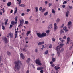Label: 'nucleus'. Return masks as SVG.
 Returning <instances> with one entry per match:
<instances>
[{
  "label": "nucleus",
  "instance_id": "nucleus-1",
  "mask_svg": "<svg viewBox=\"0 0 73 73\" xmlns=\"http://www.w3.org/2000/svg\"><path fill=\"white\" fill-rule=\"evenodd\" d=\"M15 64L14 67V70L16 71L17 70H20V64H19V61H18L15 62Z\"/></svg>",
  "mask_w": 73,
  "mask_h": 73
},
{
  "label": "nucleus",
  "instance_id": "nucleus-2",
  "mask_svg": "<svg viewBox=\"0 0 73 73\" xmlns=\"http://www.w3.org/2000/svg\"><path fill=\"white\" fill-rule=\"evenodd\" d=\"M36 63L37 65H40V66H41L42 65V64L41 62V61L40 60V59L39 58L37 59H36Z\"/></svg>",
  "mask_w": 73,
  "mask_h": 73
},
{
  "label": "nucleus",
  "instance_id": "nucleus-3",
  "mask_svg": "<svg viewBox=\"0 0 73 73\" xmlns=\"http://www.w3.org/2000/svg\"><path fill=\"white\" fill-rule=\"evenodd\" d=\"M58 28V27L57 26L56 23H55L54 26V31H56Z\"/></svg>",
  "mask_w": 73,
  "mask_h": 73
},
{
  "label": "nucleus",
  "instance_id": "nucleus-4",
  "mask_svg": "<svg viewBox=\"0 0 73 73\" xmlns=\"http://www.w3.org/2000/svg\"><path fill=\"white\" fill-rule=\"evenodd\" d=\"M71 24L72 22L71 21H69L67 25L69 29H70V27H72V25H71Z\"/></svg>",
  "mask_w": 73,
  "mask_h": 73
},
{
  "label": "nucleus",
  "instance_id": "nucleus-5",
  "mask_svg": "<svg viewBox=\"0 0 73 73\" xmlns=\"http://www.w3.org/2000/svg\"><path fill=\"white\" fill-rule=\"evenodd\" d=\"M20 24L19 25L18 27H19L20 26H22V25H21V24L24 23V20L22 19V20H20Z\"/></svg>",
  "mask_w": 73,
  "mask_h": 73
},
{
  "label": "nucleus",
  "instance_id": "nucleus-6",
  "mask_svg": "<svg viewBox=\"0 0 73 73\" xmlns=\"http://www.w3.org/2000/svg\"><path fill=\"white\" fill-rule=\"evenodd\" d=\"M37 35L38 37L39 38H42V35L40 33H37Z\"/></svg>",
  "mask_w": 73,
  "mask_h": 73
},
{
  "label": "nucleus",
  "instance_id": "nucleus-7",
  "mask_svg": "<svg viewBox=\"0 0 73 73\" xmlns=\"http://www.w3.org/2000/svg\"><path fill=\"white\" fill-rule=\"evenodd\" d=\"M30 62H31V58H29L27 60L26 62L27 63V64H29V63Z\"/></svg>",
  "mask_w": 73,
  "mask_h": 73
},
{
  "label": "nucleus",
  "instance_id": "nucleus-8",
  "mask_svg": "<svg viewBox=\"0 0 73 73\" xmlns=\"http://www.w3.org/2000/svg\"><path fill=\"white\" fill-rule=\"evenodd\" d=\"M9 35L10 38H12L13 36V33H9Z\"/></svg>",
  "mask_w": 73,
  "mask_h": 73
},
{
  "label": "nucleus",
  "instance_id": "nucleus-9",
  "mask_svg": "<svg viewBox=\"0 0 73 73\" xmlns=\"http://www.w3.org/2000/svg\"><path fill=\"white\" fill-rule=\"evenodd\" d=\"M44 44V42L42 41L39 42L38 43V45H42V44Z\"/></svg>",
  "mask_w": 73,
  "mask_h": 73
},
{
  "label": "nucleus",
  "instance_id": "nucleus-10",
  "mask_svg": "<svg viewBox=\"0 0 73 73\" xmlns=\"http://www.w3.org/2000/svg\"><path fill=\"white\" fill-rule=\"evenodd\" d=\"M3 40L5 41V43L6 44H7L8 43V40L6 37H5L3 38Z\"/></svg>",
  "mask_w": 73,
  "mask_h": 73
},
{
  "label": "nucleus",
  "instance_id": "nucleus-11",
  "mask_svg": "<svg viewBox=\"0 0 73 73\" xmlns=\"http://www.w3.org/2000/svg\"><path fill=\"white\" fill-rule=\"evenodd\" d=\"M46 36V33H43L42 34V37H45Z\"/></svg>",
  "mask_w": 73,
  "mask_h": 73
},
{
  "label": "nucleus",
  "instance_id": "nucleus-12",
  "mask_svg": "<svg viewBox=\"0 0 73 73\" xmlns=\"http://www.w3.org/2000/svg\"><path fill=\"white\" fill-rule=\"evenodd\" d=\"M58 47H59V46H58L56 48V50L57 52V54H60V52H59V51H58Z\"/></svg>",
  "mask_w": 73,
  "mask_h": 73
},
{
  "label": "nucleus",
  "instance_id": "nucleus-13",
  "mask_svg": "<svg viewBox=\"0 0 73 73\" xmlns=\"http://www.w3.org/2000/svg\"><path fill=\"white\" fill-rule=\"evenodd\" d=\"M20 56L21 58H22V59H24V58H25V57H24V56L22 53H21L20 54Z\"/></svg>",
  "mask_w": 73,
  "mask_h": 73
},
{
  "label": "nucleus",
  "instance_id": "nucleus-14",
  "mask_svg": "<svg viewBox=\"0 0 73 73\" xmlns=\"http://www.w3.org/2000/svg\"><path fill=\"white\" fill-rule=\"evenodd\" d=\"M63 45H64V44H60V47L58 48V50H60V48H61L62 47V46H63Z\"/></svg>",
  "mask_w": 73,
  "mask_h": 73
},
{
  "label": "nucleus",
  "instance_id": "nucleus-15",
  "mask_svg": "<svg viewBox=\"0 0 73 73\" xmlns=\"http://www.w3.org/2000/svg\"><path fill=\"white\" fill-rule=\"evenodd\" d=\"M70 41V38L69 37H68L67 38V42L68 44H69V41Z\"/></svg>",
  "mask_w": 73,
  "mask_h": 73
},
{
  "label": "nucleus",
  "instance_id": "nucleus-16",
  "mask_svg": "<svg viewBox=\"0 0 73 73\" xmlns=\"http://www.w3.org/2000/svg\"><path fill=\"white\" fill-rule=\"evenodd\" d=\"M12 5V3L11 2H9L7 4V5L8 7H9V6H11Z\"/></svg>",
  "mask_w": 73,
  "mask_h": 73
},
{
  "label": "nucleus",
  "instance_id": "nucleus-17",
  "mask_svg": "<svg viewBox=\"0 0 73 73\" xmlns=\"http://www.w3.org/2000/svg\"><path fill=\"white\" fill-rule=\"evenodd\" d=\"M63 29L65 31V32H68V29H67V27L65 26L64 28H63Z\"/></svg>",
  "mask_w": 73,
  "mask_h": 73
},
{
  "label": "nucleus",
  "instance_id": "nucleus-18",
  "mask_svg": "<svg viewBox=\"0 0 73 73\" xmlns=\"http://www.w3.org/2000/svg\"><path fill=\"white\" fill-rule=\"evenodd\" d=\"M54 68L55 70H58V69H60V67H57V66H56L54 67Z\"/></svg>",
  "mask_w": 73,
  "mask_h": 73
},
{
  "label": "nucleus",
  "instance_id": "nucleus-19",
  "mask_svg": "<svg viewBox=\"0 0 73 73\" xmlns=\"http://www.w3.org/2000/svg\"><path fill=\"white\" fill-rule=\"evenodd\" d=\"M15 10L14 11V14H15L16 13H17V8L16 7L15 8Z\"/></svg>",
  "mask_w": 73,
  "mask_h": 73
},
{
  "label": "nucleus",
  "instance_id": "nucleus-20",
  "mask_svg": "<svg viewBox=\"0 0 73 73\" xmlns=\"http://www.w3.org/2000/svg\"><path fill=\"white\" fill-rule=\"evenodd\" d=\"M69 14V11H67L66 12V17H68Z\"/></svg>",
  "mask_w": 73,
  "mask_h": 73
},
{
  "label": "nucleus",
  "instance_id": "nucleus-21",
  "mask_svg": "<svg viewBox=\"0 0 73 73\" xmlns=\"http://www.w3.org/2000/svg\"><path fill=\"white\" fill-rule=\"evenodd\" d=\"M11 24L12 25H15V22L14 21H12L11 22Z\"/></svg>",
  "mask_w": 73,
  "mask_h": 73
},
{
  "label": "nucleus",
  "instance_id": "nucleus-22",
  "mask_svg": "<svg viewBox=\"0 0 73 73\" xmlns=\"http://www.w3.org/2000/svg\"><path fill=\"white\" fill-rule=\"evenodd\" d=\"M49 52V50H47L45 52V54H46V55L48 53V52Z\"/></svg>",
  "mask_w": 73,
  "mask_h": 73
},
{
  "label": "nucleus",
  "instance_id": "nucleus-23",
  "mask_svg": "<svg viewBox=\"0 0 73 73\" xmlns=\"http://www.w3.org/2000/svg\"><path fill=\"white\" fill-rule=\"evenodd\" d=\"M35 11L36 12H38V7H35Z\"/></svg>",
  "mask_w": 73,
  "mask_h": 73
},
{
  "label": "nucleus",
  "instance_id": "nucleus-24",
  "mask_svg": "<svg viewBox=\"0 0 73 73\" xmlns=\"http://www.w3.org/2000/svg\"><path fill=\"white\" fill-rule=\"evenodd\" d=\"M8 19H7L6 20V21L5 22V25H7V23H8Z\"/></svg>",
  "mask_w": 73,
  "mask_h": 73
},
{
  "label": "nucleus",
  "instance_id": "nucleus-25",
  "mask_svg": "<svg viewBox=\"0 0 73 73\" xmlns=\"http://www.w3.org/2000/svg\"><path fill=\"white\" fill-rule=\"evenodd\" d=\"M60 19L59 18H58L56 20V22L57 23H59V22H60Z\"/></svg>",
  "mask_w": 73,
  "mask_h": 73
},
{
  "label": "nucleus",
  "instance_id": "nucleus-26",
  "mask_svg": "<svg viewBox=\"0 0 73 73\" xmlns=\"http://www.w3.org/2000/svg\"><path fill=\"white\" fill-rule=\"evenodd\" d=\"M48 14V12H46L44 14V16H46V15H47Z\"/></svg>",
  "mask_w": 73,
  "mask_h": 73
},
{
  "label": "nucleus",
  "instance_id": "nucleus-27",
  "mask_svg": "<svg viewBox=\"0 0 73 73\" xmlns=\"http://www.w3.org/2000/svg\"><path fill=\"white\" fill-rule=\"evenodd\" d=\"M30 33H31V31H27V35H29L30 34Z\"/></svg>",
  "mask_w": 73,
  "mask_h": 73
},
{
  "label": "nucleus",
  "instance_id": "nucleus-28",
  "mask_svg": "<svg viewBox=\"0 0 73 73\" xmlns=\"http://www.w3.org/2000/svg\"><path fill=\"white\" fill-rule=\"evenodd\" d=\"M17 18H18V17L17 16H16L15 18V21H17Z\"/></svg>",
  "mask_w": 73,
  "mask_h": 73
},
{
  "label": "nucleus",
  "instance_id": "nucleus-29",
  "mask_svg": "<svg viewBox=\"0 0 73 73\" xmlns=\"http://www.w3.org/2000/svg\"><path fill=\"white\" fill-rule=\"evenodd\" d=\"M19 6L20 7H24L25 5L24 4H21Z\"/></svg>",
  "mask_w": 73,
  "mask_h": 73
},
{
  "label": "nucleus",
  "instance_id": "nucleus-30",
  "mask_svg": "<svg viewBox=\"0 0 73 73\" xmlns=\"http://www.w3.org/2000/svg\"><path fill=\"white\" fill-rule=\"evenodd\" d=\"M52 12L53 13H55L56 12V11L54 10L53 9H52Z\"/></svg>",
  "mask_w": 73,
  "mask_h": 73
},
{
  "label": "nucleus",
  "instance_id": "nucleus-31",
  "mask_svg": "<svg viewBox=\"0 0 73 73\" xmlns=\"http://www.w3.org/2000/svg\"><path fill=\"white\" fill-rule=\"evenodd\" d=\"M7 54L8 56H9V55H10V52L9 51L7 52Z\"/></svg>",
  "mask_w": 73,
  "mask_h": 73
},
{
  "label": "nucleus",
  "instance_id": "nucleus-32",
  "mask_svg": "<svg viewBox=\"0 0 73 73\" xmlns=\"http://www.w3.org/2000/svg\"><path fill=\"white\" fill-rule=\"evenodd\" d=\"M45 11V8L43 9L42 11V12H44Z\"/></svg>",
  "mask_w": 73,
  "mask_h": 73
},
{
  "label": "nucleus",
  "instance_id": "nucleus-33",
  "mask_svg": "<svg viewBox=\"0 0 73 73\" xmlns=\"http://www.w3.org/2000/svg\"><path fill=\"white\" fill-rule=\"evenodd\" d=\"M2 29H3V30H4L5 29V27L4 26L2 25Z\"/></svg>",
  "mask_w": 73,
  "mask_h": 73
},
{
  "label": "nucleus",
  "instance_id": "nucleus-34",
  "mask_svg": "<svg viewBox=\"0 0 73 73\" xmlns=\"http://www.w3.org/2000/svg\"><path fill=\"white\" fill-rule=\"evenodd\" d=\"M50 32V31L49 30H47L46 31V33L48 34Z\"/></svg>",
  "mask_w": 73,
  "mask_h": 73
},
{
  "label": "nucleus",
  "instance_id": "nucleus-35",
  "mask_svg": "<svg viewBox=\"0 0 73 73\" xmlns=\"http://www.w3.org/2000/svg\"><path fill=\"white\" fill-rule=\"evenodd\" d=\"M67 2L66 1H65L63 3V4H67Z\"/></svg>",
  "mask_w": 73,
  "mask_h": 73
},
{
  "label": "nucleus",
  "instance_id": "nucleus-36",
  "mask_svg": "<svg viewBox=\"0 0 73 73\" xmlns=\"http://www.w3.org/2000/svg\"><path fill=\"white\" fill-rule=\"evenodd\" d=\"M37 70H41L40 67H38L37 68Z\"/></svg>",
  "mask_w": 73,
  "mask_h": 73
},
{
  "label": "nucleus",
  "instance_id": "nucleus-37",
  "mask_svg": "<svg viewBox=\"0 0 73 73\" xmlns=\"http://www.w3.org/2000/svg\"><path fill=\"white\" fill-rule=\"evenodd\" d=\"M35 53H37L38 52V50H37V49H35Z\"/></svg>",
  "mask_w": 73,
  "mask_h": 73
},
{
  "label": "nucleus",
  "instance_id": "nucleus-38",
  "mask_svg": "<svg viewBox=\"0 0 73 73\" xmlns=\"http://www.w3.org/2000/svg\"><path fill=\"white\" fill-rule=\"evenodd\" d=\"M13 26L12 25H11V24L10 25V27H9L10 29H11V28H12V27Z\"/></svg>",
  "mask_w": 73,
  "mask_h": 73
},
{
  "label": "nucleus",
  "instance_id": "nucleus-39",
  "mask_svg": "<svg viewBox=\"0 0 73 73\" xmlns=\"http://www.w3.org/2000/svg\"><path fill=\"white\" fill-rule=\"evenodd\" d=\"M52 61L53 62H54V61H55V58H53L52 60Z\"/></svg>",
  "mask_w": 73,
  "mask_h": 73
},
{
  "label": "nucleus",
  "instance_id": "nucleus-40",
  "mask_svg": "<svg viewBox=\"0 0 73 73\" xmlns=\"http://www.w3.org/2000/svg\"><path fill=\"white\" fill-rule=\"evenodd\" d=\"M21 0H19V3H18V4L20 5V3H21Z\"/></svg>",
  "mask_w": 73,
  "mask_h": 73
},
{
  "label": "nucleus",
  "instance_id": "nucleus-41",
  "mask_svg": "<svg viewBox=\"0 0 73 73\" xmlns=\"http://www.w3.org/2000/svg\"><path fill=\"white\" fill-rule=\"evenodd\" d=\"M28 21H26L25 22V24H28Z\"/></svg>",
  "mask_w": 73,
  "mask_h": 73
},
{
  "label": "nucleus",
  "instance_id": "nucleus-42",
  "mask_svg": "<svg viewBox=\"0 0 73 73\" xmlns=\"http://www.w3.org/2000/svg\"><path fill=\"white\" fill-rule=\"evenodd\" d=\"M52 41H54H54H55V39H54V38H53L52 39Z\"/></svg>",
  "mask_w": 73,
  "mask_h": 73
},
{
  "label": "nucleus",
  "instance_id": "nucleus-43",
  "mask_svg": "<svg viewBox=\"0 0 73 73\" xmlns=\"http://www.w3.org/2000/svg\"><path fill=\"white\" fill-rule=\"evenodd\" d=\"M49 48H52V44H50L49 45Z\"/></svg>",
  "mask_w": 73,
  "mask_h": 73
},
{
  "label": "nucleus",
  "instance_id": "nucleus-44",
  "mask_svg": "<svg viewBox=\"0 0 73 73\" xmlns=\"http://www.w3.org/2000/svg\"><path fill=\"white\" fill-rule=\"evenodd\" d=\"M17 36V33H16L15 35V38H16Z\"/></svg>",
  "mask_w": 73,
  "mask_h": 73
},
{
  "label": "nucleus",
  "instance_id": "nucleus-45",
  "mask_svg": "<svg viewBox=\"0 0 73 73\" xmlns=\"http://www.w3.org/2000/svg\"><path fill=\"white\" fill-rule=\"evenodd\" d=\"M55 66V65L54 64H52L51 65V66H52V67H54Z\"/></svg>",
  "mask_w": 73,
  "mask_h": 73
},
{
  "label": "nucleus",
  "instance_id": "nucleus-46",
  "mask_svg": "<svg viewBox=\"0 0 73 73\" xmlns=\"http://www.w3.org/2000/svg\"><path fill=\"white\" fill-rule=\"evenodd\" d=\"M2 11H0V15H3V13H2Z\"/></svg>",
  "mask_w": 73,
  "mask_h": 73
},
{
  "label": "nucleus",
  "instance_id": "nucleus-47",
  "mask_svg": "<svg viewBox=\"0 0 73 73\" xmlns=\"http://www.w3.org/2000/svg\"><path fill=\"white\" fill-rule=\"evenodd\" d=\"M69 8H70V9H72V8H73V7H72V6H69Z\"/></svg>",
  "mask_w": 73,
  "mask_h": 73
},
{
  "label": "nucleus",
  "instance_id": "nucleus-48",
  "mask_svg": "<svg viewBox=\"0 0 73 73\" xmlns=\"http://www.w3.org/2000/svg\"><path fill=\"white\" fill-rule=\"evenodd\" d=\"M27 12H29L30 11V9H28L27 10Z\"/></svg>",
  "mask_w": 73,
  "mask_h": 73
},
{
  "label": "nucleus",
  "instance_id": "nucleus-49",
  "mask_svg": "<svg viewBox=\"0 0 73 73\" xmlns=\"http://www.w3.org/2000/svg\"><path fill=\"white\" fill-rule=\"evenodd\" d=\"M25 14H24V13H22L21 14V16H24L25 15Z\"/></svg>",
  "mask_w": 73,
  "mask_h": 73
},
{
  "label": "nucleus",
  "instance_id": "nucleus-50",
  "mask_svg": "<svg viewBox=\"0 0 73 73\" xmlns=\"http://www.w3.org/2000/svg\"><path fill=\"white\" fill-rule=\"evenodd\" d=\"M40 72H41V73H44V71H43V70H41V71H40Z\"/></svg>",
  "mask_w": 73,
  "mask_h": 73
},
{
  "label": "nucleus",
  "instance_id": "nucleus-51",
  "mask_svg": "<svg viewBox=\"0 0 73 73\" xmlns=\"http://www.w3.org/2000/svg\"><path fill=\"white\" fill-rule=\"evenodd\" d=\"M63 51H64V48H62L61 49V50L60 51L61 52H63Z\"/></svg>",
  "mask_w": 73,
  "mask_h": 73
},
{
  "label": "nucleus",
  "instance_id": "nucleus-52",
  "mask_svg": "<svg viewBox=\"0 0 73 73\" xmlns=\"http://www.w3.org/2000/svg\"><path fill=\"white\" fill-rule=\"evenodd\" d=\"M39 10L40 11H41L42 10V7H40L39 9Z\"/></svg>",
  "mask_w": 73,
  "mask_h": 73
},
{
  "label": "nucleus",
  "instance_id": "nucleus-53",
  "mask_svg": "<svg viewBox=\"0 0 73 73\" xmlns=\"http://www.w3.org/2000/svg\"><path fill=\"white\" fill-rule=\"evenodd\" d=\"M45 3L46 4H48V1H46L45 2Z\"/></svg>",
  "mask_w": 73,
  "mask_h": 73
},
{
  "label": "nucleus",
  "instance_id": "nucleus-54",
  "mask_svg": "<svg viewBox=\"0 0 73 73\" xmlns=\"http://www.w3.org/2000/svg\"><path fill=\"white\" fill-rule=\"evenodd\" d=\"M64 24H62V25L61 26V28H63V27H64Z\"/></svg>",
  "mask_w": 73,
  "mask_h": 73
},
{
  "label": "nucleus",
  "instance_id": "nucleus-55",
  "mask_svg": "<svg viewBox=\"0 0 73 73\" xmlns=\"http://www.w3.org/2000/svg\"><path fill=\"white\" fill-rule=\"evenodd\" d=\"M44 69V67H40V70H42V69Z\"/></svg>",
  "mask_w": 73,
  "mask_h": 73
},
{
  "label": "nucleus",
  "instance_id": "nucleus-56",
  "mask_svg": "<svg viewBox=\"0 0 73 73\" xmlns=\"http://www.w3.org/2000/svg\"><path fill=\"white\" fill-rule=\"evenodd\" d=\"M52 3H49L48 5H49V7H50L52 5Z\"/></svg>",
  "mask_w": 73,
  "mask_h": 73
},
{
  "label": "nucleus",
  "instance_id": "nucleus-57",
  "mask_svg": "<svg viewBox=\"0 0 73 73\" xmlns=\"http://www.w3.org/2000/svg\"><path fill=\"white\" fill-rule=\"evenodd\" d=\"M60 32V33H62V32H63V31L62 30V29L61 30Z\"/></svg>",
  "mask_w": 73,
  "mask_h": 73
},
{
  "label": "nucleus",
  "instance_id": "nucleus-58",
  "mask_svg": "<svg viewBox=\"0 0 73 73\" xmlns=\"http://www.w3.org/2000/svg\"><path fill=\"white\" fill-rule=\"evenodd\" d=\"M66 36H65L63 38V39H66Z\"/></svg>",
  "mask_w": 73,
  "mask_h": 73
},
{
  "label": "nucleus",
  "instance_id": "nucleus-59",
  "mask_svg": "<svg viewBox=\"0 0 73 73\" xmlns=\"http://www.w3.org/2000/svg\"><path fill=\"white\" fill-rule=\"evenodd\" d=\"M65 7V5H63V6H62V7L63 8H64Z\"/></svg>",
  "mask_w": 73,
  "mask_h": 73
},
{
  "label": "nucleus",
  "instance_id": "nucleus-60",
  "mask_svg": "<svg viewBox=\"0 0 73 73\" xmlns=\"http://www.w3.org/2000/svg\"><path fill=\"white\" fill-rule=\"evenodd\" d=\"M2 0L3 2H4L6 1V0Z\"/></svg>",
  "mask_w": 73,
  "mask_h": 73
},
{
  "label": "nucleus",
  "instance_id": "nucleus-61",
  "mask_svg": "<svg viewBox=\"0 0 73 73\" xmlns=\"http://www.w3.org/2000/svg\"><path fill=\"white\" fill-rule=\"evenodd\" d=\"M17 32H18V31H15V33H17Z\"/></svg>",
  "mask_w": 73,
  "mask_h": 73
},
{
  "label": "nucleus",
  "instance_id": "nucleus-62",
  "mask_svg": "<svg viewBox=\"0 0 73 73\" xmlns=\"http://www.w3.org/2000/svg\"><path fill=\"white\" fill-rule=\"evenodd\" d=\"M50 64H53V62L51 61L50 62Z\"/></svg>",
  "mask_w": 73,
  "mask_h": 73
},
{
  "label": "nucleus",
  "instance_id": "nucleus-63",
  "mask_svg": "<svg viewBox=\"0 0 73 73\" xmlns=\"http://www.w3.org/2000/svg\"><path fill=\"white\" fill-rule=\"evenodd\" d=\"M26 73H29V70H27L26 71Z\"/></svg>",
  "mask_w": 73,
  "mask_h": 73
},
{
  "label": "nucleus",
  "instance_id": "nucleus-64",
  "mask_svg": "<svg viewBox=\"0 0 73 73\" xmlns=\"http://www.w3.org/2000/svg\"><path fill=\"white\" fill-rule=\"evenodd\" d=\"M13 12V10H12L10 11V13H12Z\"/></svg>",
  "mask_w": 73,
  "mask_h": 73
}]
</instances>
